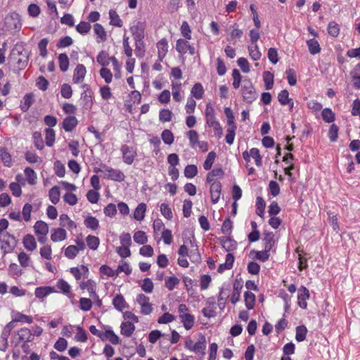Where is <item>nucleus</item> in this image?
Listing matches in <instances>:
<instances>
[{"instance_id":"1","label":"nucleus","mask_w":360,"mask_h":360,"mask_svg":"<svg viewBox=\"0 0 360 360\" xmlns=\"http://www.w3.org/2000/svg\"><path fill=\"white\" fill-rule=\"evenodd\" d=\"M179 317L186 330L191 329L195 323V316L189 313V309L185 304L178 307Z\"/></svg>"},{"instance_id":"2","label":"nucleus","mask_w":360,"mask_h":360,"mask_svg":"<svg viewBox=\"0 0 360 360\" xmlns=\"http://www.w3.org/2000/svg\"><path fill=\"white\" fill-rule=\"evenodd\" d=\"M0 243L3 257L12 252L17 245L15 238L7 232L0 235Z\"/></svg>"},{"instance_id":"3","label":"nucleus","mask_w":360,"mask_h":360,"mask_svg":"<svg viewBox=\"0 0 360 360\" xmlns=\"http://www.w3.org/2000/svg\"><path fill=\"white\" fill-rule=\"evenodd\" d=\"M241 94L244 101L248 103H252L257 97V92L250 79L244 80Z\"/></svg>"},{"instance_id":"4","label":"nucleus","mask_w":360,"mask_h":360,"mask_svg":"<svg viewBox=\"0 0 360 360\" xmlns=\"http://www.w3.org/2000/svg\"><path fill=\"white\" fill-rule=\"evenodd\" d=\"M103 168L105 170V174L103 175L104 179H110L115 181H123L125 179L124 174L120 169H113L110 167L103 165Z\"/></svg>"},{"instance_id":"5","label":"nucleus","mask_w":360,"mask_h":360,"mask_svg":"<svg viewBox=\"0 0 360 360\" xmlns=\"http://www.w3.org/2000/svg\"><path fill=\"white\" fill-rule=\"evenodd\" d=\"M136 301L141 307V314L143 315H148L152 312L153 305L150 302V299L148 297L143 294H139L136 296Z\"/></svg>"},{"instance_id":"6","label":"nucleus","mask_w":360,"mask_h":360,"mask_svg":"<svg viewBox=\"0 0 360 360\" xmlns=\"http://www.w3.org/2000/svg\"><path fill=\"white\" fill-rule=\"evenodd\" d=\"M186 39H179L176 41V49L178 53L183 56L188 52L191 55H194L195 48L191 46Z\"/></svg>"},{"instance_id":"7","label":"nucleus","mask_w":360,"mask_h":360,"mask_svg":"<svg viewBox=\"0 0 360 360\" xmlns=\"http://www.w3.org/2000/svg\"><path fill=\"white\" fill-rule=\"evenodd\" d=\"M310 297L309 290L304 287L301 286L297 290V304L299 307L303 309L307 307V300Z\"/></svg>"},{"instance_id":"8","label":"nucleus","mask_w":360,"mask_h":360,"mask_svg":"<svg viewBox=\"0 0 360 360\" xmlns=\"http://www.w3.org/2000/svg\"><path fill=\"white\" fill-rule=\"evenodd\" d=\"M56 288H57V290H56L57 292L63 293L70 299L73 298L74 295L71 292V285L65 280L62 278L58 280Z\"/></svg>"},{"instance_id":"9","label":"nucleus","mask_w":360,"mask_h":360,"mask_svg":"<svg viewBox=\"0 0 360 360\" xmlns=\"http://www.w3.org/2000/svg\"><path fill=\"white\" fill-rule=\"evenodd\" d=\"M122 153L123 160L127 165H131L134 162V157L136 155L135 151L131 147L124 145L121 148Z\"/></svg>"},{"instance_id":"10","label":"nucleus","mask_w":360,"mask_h":360,"mask_svg":"<svg viewBox=\"0 0 360 360\" xmlns=\"http://www.w3.org/2000/svg\"><path fill=\"white\" fill-rule=\"evenodd\" d=\"M210 195L212 202L217 203L220 198L221 191V184L219 181H214L210 185Z\"/></svg>"},{"instance_id":"11","label":"nucleus","mask_w":360,"mask_h":360,"mask_svg":"<svg viewBox=\"0 0 360 360\" xmlns=\"http://www.w3.org/2000/svg\"><path fill=\"white\" fill-rule=\"evenodd\" d=\"M70 272L74 276L76 280H80L82 278H87L89 275V269L84 265L79 267H72Z\"/></svg>"},{"instance_id":"12","label":"nucleus","mask_w":360,"mask_h":360,"mask_svg":"<svg viewBox=\"0 0 360 360\" xmlns=\"http://www.w3.org/2000/svg\"><path fill=\"white\" fill-rule=\"evenodd\" d=\"M86 68L82 64H78L75 70L72 77V81L75 84H79L83 82L86 75Z\"/></svg>"},{"instance_id":"13","label":"nucleus","mask_w":360,"mask_h":360,"mask_svg":"<svg viewBox=\"0 0 360 360\" xmlns=\"http://www.w3.org/2000/svg\"><path fill=\"white\" fill-rule=\"evenodd\" d=\"M67 238V232L63 228H55L51 229V240L53 242H60Z\"/></svg>"},{"instance_id":"14","label":"nucleus","mask_w":360,"mask_h":360,"mask_svg":"<svg viewBox=\"0 0 360 360\" xmlns=\"http://www.w3.org/2000/svg\"><path fill=\"white\" fill-rule=\"evenodd\" d=\"M22 244L25 248L30 252L36 250L37 246L35 238L31 234H27L23 237Z\"/></svg>"},{"instance_id":"15","label":"nucleus","mask_w":360,"mask_h":360,"mask_svg":"<svg viewBox=\"0 0 360 360\" xmlns=\"http://www.w3.org/2000/svg\"><path fill=\"white\" fill-rule=\"evenodd\" d=\"M16 336L23 342H31L34 339V334L27 328H23L18 330Z\"/></svg>"},{"instance_id":"16","label":"nucleus","mask_w":360,"mask_h":360,"mask_svg":"<svg viewBox=\"0 0 360 360\" xmlns=\"http://www.w3.org/2000/svg\"><path fill=\"white\" fill-rule=\"evenodd\" d=\"M114 307L119 311H122L125 308L128 307V304L124 297L119 294L116 295L112 300Z\"/></svg>"},{"instance_id":"17","label":"nucleus","mask_w":360,"mask_h":360,"mask_svg":"<svg viewBox=\"0 0 360 360\" xmlns=\"http://www.w3.org/2000/svg\"><path fill=\"white\" fill-rule=\"evenodd\" d=\"M130 30L135 41H141L143 39L144 29L140 23L131 27Z\"/></svg>"},{"instance_id":"18","label":"nucleus","mask_w":360,"mask_h":360,"mask_svg":"<svg viewBox=\"0 0 360 360\" xmlns=\"http://www.w3.org/2000/svg\"><path fill=\"white\" fill-rule=\"evenodd\" d=\"M54 287L45 286V287H38L35 289L34 295L38 298H44L48 295L56 292Z\"/></svg>"},{"instance_id":"19","label":"nucleus","mask_w":360,"mask_h":360,"mask_svg":"<svg viewBox=\"0 0 360 360\" xmlns=\"http://www.w3.org/2000/svg\"><path fill=\"white\" fill-rule=\"evenodd\" d=\"M11 316L13 318V321L16 322H22L27 323H32L33 322V319L32 316L23 314L17 311H12Z\"/></svg>"},{"instance_id":"20","label":"nucleus","mask_w":360,"mask_h":360,"mask_svg":"<svg viewBox=\"0 0 360 360\" xmlns=\"http://www.w3.org/2000/svg\"><path fill=\"white\" fill-rule=\"evenodd\" d=\"M157 48L158 51V58L160 60L162 61L168 51L167 41L165 39H162L158 42Z\"/></svg>"},{"instance_id":"21","label":"nucleus","mask_w":360,"mask_h":360,"mask_svg":"<svg viewBox=\"0 0 360 360\" xmlns=\"http://www.w3.org/2000/svg\"><path fill=\"white\" fill-rule=\"evenodd\" d=\"M77 119L75 116H69L64 119L63 127L65 131H71L77 126Z\"/></svg>"},{"instance_id":"22","label":"nucleus","mask_w":360,"mask_h":360,"mask_svg":"<svg viewBox=\"0 0 360 360\" xmlns=\"http://www.w3.org/2000/svg\"><path fill=\"white\" fill-rule=\"evenodd\" d=\"M94 32L97 36L96 41L98 43H101L106 40V32L101 24L96 23L94 25Z\"/></svg>"},{"instance_id":"23","label":"nucleus","mask_w":360,"mask_h":360,"mask_svg":"<svg viewBox=\"0 0 360 360\" xmlns=\"http://www.w3.org/2000/svg\"><path fill=\"white\" fill-rule=\"evenodd\" d=\"M60 225L62 227H65L69 230H72L77 227V225L75 221H73L70 218L65 214H63L60 216Z\"/></svg>"},{"instance_id":"24","label":"nucleus","mask_w":360,"mask_h":360,"mask_svg":"<svg viewBox=\"0 0 360 360\" xmlns=\"http://www.w3.org/2000/svg\"><path fill=\"white\" fill-rule=\"evenodd\" d=\"M33 228L37 235H47L49 233V226L43 221H37Z\"/></svg>"},{"instance_id":"25","label":"nucleus","mask_w":360,"mask_h":360,"mask_svg":"<svg viewBox=\"0 0 360 360\" xmlns=\"http://www.w3.org/2000/svg\"><path fill=\"white\" fill-rule=\"evenodd\" d=\"M224 172L222 169L217 168L214 169L212 171L209 172L207 176V182L212 184L214 181H217V179H221L223 177Z\"/></svg>"},{"instance_id":"26","label":"nucleus","mask_w":360,"mask_h":360,"mask_svg":"<svg viewBox=\"0 0 360 360\" xmlns=\"http://www.w3.org/2000/svg\"><path fill=\"white\" fill-rule=\"evenodd\" d=\"M146 205L144 202L139 203L134 212V217L137 221H142L145 217Z\"/></svg>"},{"instance_id":"27","label":"nucleus","mask_w":360,"mask_h":360,"mask_svg":"<svg viewBox=\"0 0 360 360\" xmlns=\"http://www.w3.org/2000/svg\"><path fill=\"white\" fill-rule=\"evenodd\" d=\"M120 328L122 335L126 337H130L135 330L134 325L129 321L122 323Z\"/></svg>"},{"instance_id":"28","label":"nucleus","mask_w":360,"mask_h":360,"mask_svg":"<svg viewBox=\"0 0 360 360\" xmlns=\"http://www.w3.org/2000/svg\"><path fill=\"white\" fill-rule=\"evenodd\" d=\"M84 224L88 229L92 231H96L99 226L98 220L91 215H88L85 217Z\"/></svg>"},{"instance_id":"29","label":"nucleus","mask_w":360,"mask_h":360,"mask_svg":"<svg viewBox=\"0 0 360 360\" xmlns=\"http://www.w3.org/2000/svg\"><path fill=\"white\" fill-rule=\"evenodd\" d=\"M101 338L103 340H108L113 345L118 344L120 341L119 337L111 330H107L105 332H102Z\"/></svg>"},{"instance_id":"30","label":"nucleus","mask_w":360,"mask_h":360,"mask_svg":"<svg viewBox=\"0 0 360 360\" xmlns=\"http://www.w3.org/2000/svg\"><path fill=\"white\" fill-rule=\"evenodd\" d=\"M263 79L264 82L265 89L270 90L273 88L274 83V76L273 73L269 71H265L263 74Z\"/></svg>"},{"instance_id":"31","label":"nucleus","mask_w":360,"mask_h":360,"mask_svg":"<svg viewBox=\"0 0 360 360\" xmlns=\"http://www.w3.org/2000/svg\"><path fill=\"white\" fill-rule=\"evenodd\" d=\"M24 172L27 183L30 185H35L37 184V179L36 172L30 167H26Z\"/></svg>"},{"instance_id":"32","label":"nucleus","mask_w":360,"mask_h":360,"mask_svg":"<svg viewBox=\"0 0 360 360\" xmlns=\"http://www.w3.org/2000/svg\"><path fill=\"white\" fill-rule=\"evenodd\" d=\"M109 17L110 20V25L117 27H121L122 26V21L115 10L111 9L109 11Z\"/></svg>"},{"instance_id":"33","label":"nucleus","mask_w":360,"mask_h":360,"mask_svg":"<svg viewBox=\"0 0 360 360\" xmlns=\"http://www.w3.org/2000/svg\"><path fill=\"white\" fill-rule=\"evenodd\" d=\"M96 60L101 65L105 67L109 65L110 61H111V57L108 56L107 52L101 51L98 54Z\"/></svg>"},{"instance_id":"34","label":"nucleus","mask_w":360,"mask_h":360,"mask_svg":"<svg viewBox=\"0 0 360 360\" xmlns=\"http://www.w3.org/2000/svg\"><path fill=\"white\" fill-rule=\"evenodd\" d=\"M248 51L250 58L255 60L257 61L260 59L262 56V53L259 50V47L257 44L250 45L248 46Z\"/></svg>"},{"instance_id":"35","label":"nucleus","mask_w":360,"mask_h":360,"mask_svg":"<svg viewBox=\"0 0 360 360\" xmlns=\"http://www.w3.org/2000/svg\"><path fill=\"white\" fill-rule=\"evenodd\" d=\"M206 348V340L205 336L201 335L198 341L194 343L193 352L195 353L203 352Z\"/></svg>"},{"instance_id":"36","label":"nucleus","mask_w":360,"mask_h":360,"mask_svg":"<svg viewBox=\"0 0 360 360\" xmlns=\"http://www.w3.org/2000/svg\"><path fill=\"white\" fill-rule=\"evenodd\" d=\"M307 44L308 46V49H309V51L311 54L315 55L320 52V51H321L320 45L316 39H309L307 41Z\"/></svg>"},{"instance_id":"37","label":"nucleus","mask_w":360,"mask_h":360,"mask_svg":"<svg viewBox=\"0 0 360 360\" xmlns=\"http://www.w3.org/2000/svg\"><path fill=\"white\" fill-rule=\"evenodd\" d=\"M191 95L196 99H201L204 94V89L200 83H196L191 89Z\"/></svg>"},{"instance_id":"38","label":"nucleus","mask_w":360,"mask_h":360,"mask_svg":"<svg viewBox=\"0 0 360 360\" xmlns=\"http://www.w3.org/2000/svg\"><path fill=\"white\" fill-rule=\"evenodd\" d=\"M244 297L247 309L249 310L253 309L255 302V295L252 292L247 291L245 292Z\"/></svg>"},{"instance_id":"39","label":"nucleus","mask_w":360,"mask_h":360,"mask_svg":"<svg viewBox=\"0 0 360 360\" xmlns=\"http://www.w3.org/2000/svg\"><path fill=\"white\" fill-rule=\"evenodd\" d=\"M86 241L88 247L93 250H97L100 244L99 238L91 235H89L86 237Z\"/></svg>"},{"instance_id":"40","label":"nucleus","mask_w":360,"mask_h":360,"mask_svg":"<svg viewBox=\"0 0 360 360\" xmlns=\"http://www.w3.org/2000/svg\"><path fill=\"white\" fill-rule=\"evenodd\" d=\"M59 67L62 72L68 70L69 67V59L65 53H60L58 56Z\"/></svg>"},{"instance_id":"41","label":"nucleus","mask_w":360,"mask_h":360,"mask_svg":"<svg viewBox=\"0 0 360 360\" xmlns=\"http://www.w3.org/2000/svg\"><path fill=\"white\" fill-rule=\"evenodd\" d=\"M264 240L265 241V249L270 251L275 245L274 234L272 232L266 233Z\"/></svg>"},{"instance_id":"42","label":"nucleus","mask_w":360,"mask_h":360,"mask_svg":"<svg viewBox=\"0 0 360 360\" xmlns=\"http://www.w3.org/2000/svg\"><path fill=\"white\" fill-rule=\"evenodd\" d=\"M133 238L134 241L140 245H144L148 242V237L143 231H136Z\"/></svg>"},{"instance_id":"43","label":"nucleus","mask_w":360,"mask_h":360,"mask_svg":"<svg viewBox=\"0 0 360 360\" xmlns=\"http://www.w3.org/2000/svg\"><path fill=\"white\" fill-rule=\"evenodd\" d=\"M40 256L45 259L51 260L52 259V249L50 245H44L40 248Z\"/></svg>"},{"instance_id":"44","label":"nucleus","mask_w":360,"mask_h":360,"mask_svg":"<svg viewBox=\"0 0 360 360\" xmlns=\"http://www.w3.org/2000/svg\"><path fill=\"white\" fill-rule=\"evenodd\" d=\"M49 199L53 204H57L60 200V191L57 186L51 188L49 193Z\"/></svg>"},{"instance_id":"45","label":"nucleus","mask_w":360,"mask_h":360,"mask_svg":"<svg viewBox=\"0 0 360 360\" xmlns=\"http://www.w3.org/2000/svg\"><path fill=\"white\" fill-rule=\"evenodd\" d=\"M34 102L33 96L31 94H26L23 98L22 103L21 104V109L23 112L28 110L30 107Z\"/></svg>"},{"instance_id":"46","label":"nucleus","mask_w":360,"mask_h":360,"mask_svg":"<svg viewBox=\"0 0 360 360\" xmlns=\"http://www.w3.org/2000/svg\"><path fill=\"white\" fill-rule=\"evenodd\" d=\"M93 301L90 298L81 297L79 299V308L84 311H89L92 307Z\"/></svg>"},{"instance_id":"47","label":"nucleus","mask_w":360,"mask_h":360,"mask_svg":"<svg viewBox=\"0 0 360 360\" xmlns=\"http://www.w3.org/2000/svg\"><path fill=\"white\" fill-rule=\"evenodd\" d=\"M307 329L304 326H299L296 328V340L297 342H302L306 338Z\"/></svg>"},{"instance_id":"48","label":"nucleus","mask_w":360,"mask_h":360,"mask_svg":"<svg viewBox=\"0 0 360 360\" xmlns=\"http://www.w3.org/2000/svg\"><path fill=\"white\" fill-rule=\"evenodd\" d=\"M187 136L190 141L191 147L195 148L199 141V135L195 130H190L187 133Z\"/></svg>"},{"instance_id":"49","label":"nucleus","mask_w":360,"mask_h":360,"mask_svg":"<svg viewBox=\"0 0 360 360\" xmlns=\"http://www.w3.org/2000/svg\"><path fill=\"white\" fill-rule=\"evenodd\" d=\"M222 246L226 252H230L236 249L237 243L229 238H226L223 240Z\"/></svg>"},{"instance_id":"50","label":"nucleus","mask_w":360,"mask_h":360,"mask_svg":"<svg viewBox=\"0 0 360 360\" xmlns=\"http://www.w3.org/2000/svg\"><path fill=\"white\" fill-rule=\"evenodd\" d=\"M0 157L4 162V165L6 167H11V155L9 153L7 152V150L5 148H1L0 150Z\"/></svg>"},{"instance_id":"51","label":"nucleus","mask_w":360,"mask_h":360,"mask_svg":"<svg viewBox=\"0 0 360 360\" xmlns=\"http://www.w3.org/2000/svg\"><path fill=\"white\" fill-rule=\"evenodd\" d=\"M256 206H257V210L256 213L260 216L263 217L264 214V210L266 207V203L264 199L262 197H257L256 199Z\"/></svg>"},{"instance_id":"52","label":"nucleus","mask_w":360,"mask_h":360,"mask_svg":"<svg viewBox=\"0 0 360 360\" xmlns=\"http://www.w3.org/2000/svg\"><path fill=\"white\" fill-rule=\"evenodd\" d=\"M278 100L279 103L283 105L290 104L291 98H289L288 91L285 89L282 90L278 95Z\"/></svg>"},{"instance_id":"53","label":"nucleus","mask_w":360,"mask_h":360,"mask_svg":"<svg viewBox=\"0 0 360 360\" xmlns=\"http://www.w3.org/2000/svg\"><path fill=\"white\" fill-rule=\"evenodd\" d=\"M45 139H46V144L48 146H52L54 141H55V131L53 129L51 128H47L45 130Z\"/></svg>"},{"instance_id":"54","label":"nucleus","mask_w":360,"mask_h":360,"mask_svg":"<svg viewBox=\"0 0 360 360\" xmlns=\"http://www.w3.org/2000/svg\"><path fill=\"white\" fill-rule=\"evenodd\" d=\"M216 158V153L214 151H211L208 153L206 160L204 162L203 167L205 170H210Z\"/></svg>"},{"instance_id":"55","label":"nucleus","mask_w":360,"mask_h":360,"mask_svg":"<svg viewBox=\"0 0 360 360\" xmlns=\"http://www.w3.org/2000/svg\"><path fill=\"white\" fill-rule=\"evenodd\" d=\"M328 32L331 37H338L340 33L339 25L334 21L330 22L328 26Z\"/></svg>"},{"instance_id":"56","label":"nucleus","mask_w":360,"mask_h":360,"mask_svg":"<svg viewBox=\"0 0 360 360\" xmlns=\"http://www.w3.org/2000/svg\"><path fill=\"white\" fill-rule=\"evenodd\" d=\"M198 174V168L194 165H189L184 169V175L186 178L191 179Z\"/></svg>"},{"instance_id":"57","label":"nucleus","mask_w":360,"mask_h":360,"mask_svg":"<svg viewBox=\"0 0 360 360\" xmlns=\"http://www.w3.org/2000/svg\"><path fill=\"white\" fill-rule=\"evenodd\" d=\"M172 112L169 109H163L160 111L159 119L162 122H167L171 121Z\"/></svg>"},{"instance_id":"58","label":"nucleus","mask_w":360,"mask_h":360,"mask_svg":"<svg viewBox=\"0 0 360 360\" xmlns=\"http://www.w3.org/2000/svg\"><path fill=\"white\" fill-rule=\"evenodd\" d=\"M162 139L165 143L171 145L174 142V135L172 132L169 129H165L162 132Z\"/></svg>"},{"instance_id":"59","label":"nucleus","mask_w":360,"mask_h":360,"mask_svg":"<svg viewBox=\"0 0 360 360\" xmlns=\"http://www.w3.org/2000/svg\"><path fill=\"white\" fill-rule=\"evenodd\" d=\"M179 283V280L176 276L168 277L165 279V285L169 290H172Z\"/></svg>"},{"instance_id":"60","label":"nucleus","mask_w":360,"mask_h":360,"mask_svg":"<svg viewBox=\"0 0 360 360\" xmlns=\"http://www.w3.org/2000/svg\"><path fill=\"white\" fill-rule=\"evenodd\" d=\"M100 271L101 274L106 275L109 277H116L118 276V272L113 270L111 267L107 265H102L100 267Z\"/></svg>"},{"instance_id":"61","label":"nucleus","mask_w":360,"mask_h":360,"mask_svg":"<svg viewBox=\"0 0 360 360\" xmlns=\"http://www.w3.org/2000/svg\"><path fill=\"white\" fill-rule=\"evenodd\" d=\"M181 33L185 39H191V30L188 23L186 21H184L181 24Z\"/></svg>"},{"instance_id":"62","label":"nucleus","mask_w":360,"mask_h":360,"mask_svg":"<svg viewBox=\"0 0 360 360\" xmlns=\"http://www.w3.org/2000/svg\"><path fill=\"white\" fill-rule=\"evenodd\" d=\"M77 31L82 34H87L91 30V25L88 22L82 21L76 27Z\"/></svg>"},{"instance_id":"63","label":"nucleus","mask_w":360,"mask_h":360,"mask_svg":"<svg viewBox=\"0 0 360 360\" xmlns=\"http://www.w3.org/2000/svg\"><path fill=\"white\" fill-rule=\"evenodd\" d=\"M60 94L64 98H70L72 96V89L70 85L68 84H63L61 86Z\"/></svg>"},{"instance_id":"64","label":"nucleus","mask_w":360,"mask_h":360,"mask_svg":"<svg viewBox=\"0 0 360 360\" xmlns=\"http://www.w3.org/2000/svg\"><path fill=\"white\" fill-rule=\"evenodd\" d=\"M351 75L354 82V86H358L360 82V64L356 65L354 70L351 72Z\"/></svg>"}]
</instances>
